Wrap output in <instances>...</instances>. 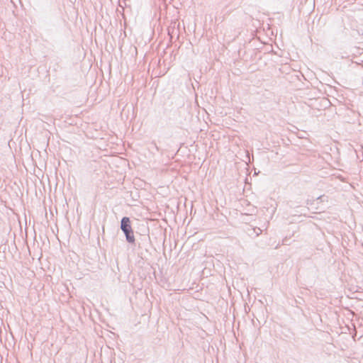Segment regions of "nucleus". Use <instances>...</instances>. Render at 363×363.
<instances>
[{"mask_svg": "<svg viewBox=\"0 0 363 363\" xmlns=\"http://www.w3.org/2000/svg\"><path fill=\"white\" fill-rule=\"evenodd\" d=\"M121 229L125 236L126 241L130 244H135V239L130 218L126 216L122 218L121 220Z\"/></svg>", "mask_w": 363, "mask_h": 363, "instance_id": "nucleus-1", "label": "nucleus"}]
</instances>
